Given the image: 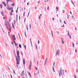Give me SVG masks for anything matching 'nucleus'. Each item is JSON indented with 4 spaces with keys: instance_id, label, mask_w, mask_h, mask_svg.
I'll return each instance as SVG.
<instances>
[{
    "instance_id": "nucleus-54",
    "label": "nucleus",
    "mask_w": 78,
    "mask_h": 78,
    "mask_svg": "<svg viewBox=\"0 0 78 78\" xmlns=\"http://www.w3.org/2000/svg\"><path fill=\"white\" fill-rule=\"evenodd\" d=\"M30 14V12H28V16H29V14Z\"/></svg>"
},
{
    "instance_id": "nucleus-38",
    "label": "nucleus",
    "mask_w": 78,
    "mask_h": 78,
    "mask_svg": "<svg viewBox=\"0 0 78 78\" xmlns=\"http://www.w3.org/2000/svg\"><path fill=\"white\" fill-rule=\"evenodd\" d=\"M11 78H12V75H11Z\"/></svg>"
},
{
    "instance_id": "nucleus-37",
    "label": "nucleus",
    "mask_w": 78,
    "mask_h": 78,
    "mask_svg": "<svg viewBox=\"0 0 78 78\" xmlns=\"http://www.w3.org/2000/svg\"><path fill=\"white\" fill-rule=\"evenodd\" d=\"M38 44H39V40L38 41Z\"/></svg>"
},
{
    "instance_id": "nucleus-56",
    "label": "nucleus",
    "mask_w": 78,
    "mask_h": 78,
    "mask_svg": "<svg viewBox=\"0 0 78 78\" xmlns=\"http://www.w3.org/2000/svg\"><path fill=\"white\" fill-rule=\"evenodd\" d=\"M29 5V2L27 3V5Z\"/></svg>"
},
{
    "instance_id": "nucleus-52",
    "label": "nucleus",
    "mask_w": 78,
    "mask_h": 78,
    "mask_svg": "<svg viewBox=\"0 0 78 78\" xmlns=\"http://www.w3.org/2000/svg\"><path fill=\"white\" fill-rule=\"evenodd\" d=\"M17 9H18V8H17V11H16V13H17Z\"/></svg>"
},
{
    "instance_id": "nucleus-64",
    "label": "nucleus",
    "mask_w": 78,
    "mask_h": 78,
    "mask_svg": "<svg viewBox=\"0 0 78 78\" xmlns=\"http://www.w3.org/2000/svg\"><path fill=\"white\" fill-rule=\"evenodd\" d=\"M30 27L31 28V24H30Z\"/></svg>"
},
{
    "instance_id": "nucleus-41",
    "label": "nucleus",
    "mask_w": 78,
    "mask_h": 78,
    "mask_svg": "<svg viewBox=\"0 0 78 78\" xmlns=\"http://www.w3.org/2000/svg\"><path fill=\"white\" fill-rule=\"evenodd\" d=\"M74 77H75V78H76V75H74Z\"/></svg>"
},
{
    "instance_id": "nucleus-22",
    "label": "nucleus",
    "mask_w": 78,
    "mask_h": 78,
    "mask_svg": "<svg viewBox=\"0 0 78 78\" xmlns=\"http://www.w3.org/2000/svg\"><path fill=\"white\" fill-rule=\"evenodd\" d=\"M39 71H38V73H37L36 74V75H38V74H39Z\"/></svg>"
},
{
    "instance_id": "nucleus-53",
    "label": "nucleus",
    "mask_w": 78,
    "mask_h": 78,
    "mask_svg": "<svg viewBox=\"0 0 78 78\" xmlns=\"http://www.w3.org/2000/svg\"><path fill=\"white\" fill-rule=\"evenodd\" d=\"M48 0H47V1H44L46 2H48Z\"/></svg>"
},
{
    "instance_id": "nucleus-25",
    "label": "nucleus",
    "mask_w": 78,
    "mask_h": 78,
    "mask_svg": "<svg viewBox=\"0 0 78 78\" xmlns=\"http://www.w3.org/2000/svg\"><path fill=\"white\" fill-rule=\"evenodd\" d=\"M47 9H48V10L49 9V7H48V5L47 6Z\"/></svg>"
},
{
    "instance_id": "nucleus-7",
    "label": "nucleus",
    "mask_w": 78,
    "mask_h": 78,
    "mask_svg": "<svg viewBox=\"0 0 78 78\" xmlns=\"http://www.w3.org/2000/svg\"><path fill=\"white\" fill-rule=\"evenodd\" d=\"M24 75H25V74H24V71L23 70L22 72L21 75V76H24Z\"/></svg>"
},
{
    "instance_id": "nucleus-10",
    "label": "nucleus",
    "mask_w": 78,
    "mask_h": 78,
    "mask_svg": "<svg viewBox=\"0 0 78 78\" xmlns=\"http://www.w3.org/2000/svg\"><path fill=\"white\" fill-rule=\"evenodd\" d=\"M23 78H27V76L26 77V76H25V75H24V76H23Z\"/></svg>"
},
{
    "instance_id": "nucleus-19",
    "label": "nucleus",
    "mask_w": 78,
    "mask_h": 78,
    "mask_svg": "<svg viewBox=\"0 0 78 78\" xmlns=\"http://www.w3.org/2000/svg\"><path fill=\"white\" fill-rule=\"evenodd\" d=\"M9 30H11V27L10 26H9Z\"/></svg>"
},
{
    "instance_id": "nucleus-39",
    "label": "nucleus",
    "mask_w": 78,
    "mask_h": 78,
    "mask_svg": "<svg viewBox=\"0 0 78 78\" xmlns=\"http://www.w3.org/2000/svg\"><path fill=\"white\" fill-rule=\"evenodd\" d=\"M41 19V16H40L39 17V19Z\"/></svg>"
},
{
    "instance_id": "nucleus-55",
    "label": "nucleus",
    "mask_w": 78,
    "mask_h": 78,
    "mask_svg": "<svg viewBox=\"0 0 78 78\" xmlns=\"http://www.w3.org/2000/svg\"><path fill=\"white\" fill-rule=\"evenodd\" d=\"M70 12V14H72V12H71V11Z\"/></svg>"
},
{
    "instance_id": "nucleus-28",
    "label": "nucleus",
    "mask_w": 78,
    "mask_h": 78,
    "mask_svg": "<svg viewBox=\"0 0 78 78\" xmlns=\"http://www.w3.org/2000/svg\"><path fill=\"white\" fill-rule=\"evenodd\" d=\"M27 30H28V25H27Z\"/></svg>"
},
{
    "instance_id": "nucleus-6",
    "label": "nucleus",
    "mask_w": 78,
    "mask_h": 78,
    "mask_svg": "<svg viewBox=\"0 0 78 78\" xmlns=\"http://www.w3.org/2000/svg\"><path fill=\"white\" fill-rule=\"evenodd\" d=\"M23 62L24 64V66H25V59H23Z\"/></svg>"
},
{
    "instance_id": "nucleus-58",
    "label": "nucleus",
    "mask_w": 78,
    "mask_h": 78,
    "mask_svg": "<svg viewBox=\"0 0 78 78\" xmlns=\"http://www.w3.org/2000/svg\"><path fill=\"white\" fill-rule=\"evenodd\" d=\"M75 29L76 30V27L75 28Z\"/></svg>"
},
{
    "instance_id": "nucleus-32",
    "label": "nucleus",
    "mask_w": 78,
    "mask_h": 78,
    "mask_svg": "<svg viewBox=\"0 0 78 78\" xmlns=\"http://www.w3.org/2000/svg\"><path fill=\"white\" fill-rule=\"evenodd\" d=\"M2 3L4 5L5 3L4 2H2Z\"/></svg>"
},
{
    "instance_id": "nucleus-5",
    "label": "nucleus",
    "mask_w": 78,
    "mask_h": 78,
    "mask_svg": "<svg viewBox=\"0 0 78 78\" xmlns=\"http://www.w3.org/2000/svg\"><path fill=\"white\" fill-rule=\"evenodd\" d=\"M60 51H59V50H58V51H57L56 55H59V54Z\"/></svg>"
},
{
    "instance_id": "nucleus-46",
    "label": "nucleus",
    "mask_w": 78,
    "mask_h": 78,
    "mask_svg": "<svg viewBox=\"0 0 78 78\" xmlns=\"http://www.w3.org/2000/svg\"><path fill=\"white\" fill-rule=\"evenodd\" d=\"M59 21H60V22H62V21L61 20H60Z\"/></svg>"
},
{
    "instance_id": "nucleus-18",
    "label": "nucleus",
    "mask_w": 78,
    "mask_h": 78,
    "mask_svg": "<svg viewBox=\"0 0 78 78\" xmlns=\"http://www.w3.org/2000/svg\"><path fill=\"white\" fill-rule=\"evenodd\" d=\"M2 5L1 4L0 5V8L2 9Z\"/></svg>"
},
{
    "instance_id": "nucleus-20",
    "label": "nucleus",
    "mask_w": 78,
    "mask_h": 78,
    "mask_svg": "<svg viewBox=\"0 0 78 78\" xmlns=\"http://www.w3.org/2000/svg\"><path fill=\"white\" fill-rule=\"evenodd\" d=\"M29 75L30 76V77H31V74H30V73H29Z\"/></svg>"
},
{
    "instance_id": "nucleus-44",
    "label": "nucleus",
    "mask_w": 78,
    "mask_h": 78,
    "mask_svg": "<svg viewBox=\"0 0 78 78\" xmlns=\"http://www.w3.org/2000/svg\"><path fill=\"white\" fill-rule=\"evenodd\" d=\"M11 19H10L9 20V21L10 22H11Z\"/></svg>"
},
{
    "instance_id": "nucleus-3",
    "label": "nucleus",
    "mask_w": 78,
    "mask_h": 78,
    "mask_svg": "<svg viewBox=\"0 0 78 78\" xmlns=\"http://www.w3.org/2000/svg\"><path fill=\"white\" fill-rule=\"evenodd\" d=\"M12 37L13 41L14 42V41H15L16 40V37H15V35H13Z\"/></svg>"
},
{
    "instance_id": "nucleus-27",
    "label": "nucleus",
    "mask_w": 78,
    "mask_h": 78,
    "mask_svg": "<svg viewBox=\"0 0 78 78\" xmlns=\"http://www.w3.org/2000/svg\"><path fill=\"white\" fill-rule=\"evenodd\" d=\"M12 12H11V13H10V15L11 16H12Z\"/></svg>"
},
{
    "instance_id": "nucleus-23",
    "label": "nucleus",
    "mask_w": 78,
    "mask_h": 78,
    "mask_svg": "<svg viewBox=\"0 0 78 78\" xmlns=\"http://www.w3.org/2000/svg\"><path fill=\"white\" fill-rule=\"evenodd\" d=\"M5 26H6V28L8 30V26H7V25H6V24H5Z\"/></svg>"
},
{
    "instance_id": "nucleus-59",
    "label": "nucleus",
    "mask_w": 78,
    "mask_h": 78,
    "mask_svg": "<svg viewBox=\"0 0 78 78\" xmlns=\"http://www.w3.org/2000/svg\"><path fill=\"white\" fill-rule=\"evenodd\" d=\"M9 7H7V9H9Z\"/></svg>"
},
{
    "instance_id": "nucleus-29",
    "label": "nucleus",
    "mask_w": 78,
    "mask_h": 78,
    "mask_svg": "<svg viewBox=\"0 0 78 78\" xmlns=\"http://www.w3.org/2000/svg\"><path fill=\"white\" fill-rule=\"evenodd\" d=\"M19 20H20V16H19Z\"/></svg>"
},
{
    "instance_id": "nucleus-13",
    "label": "nucleus",
    "mask_w": 78,
    "mask_h": 78,
    "mask_svg": "<svg viewBox=\"0 0 78 78\" xmlns=\"http://www.w3.org/2000/svg\"><path fill=\"white\" fill-rule=\"evenodd\" d=\"M14 5H15V3L14 2H13V3L11 5L12 6H14Z\"/></svg>"
},
{
    "instance_id": "nucleus-50",
    "label": "nucleus",
    "mask_w": 78,
    "mask_h": 78,
    "mask_svg": "<svg viewBox=\"0 0 78 78\" xmlns=\"http://www.w3.org/2000/svg\"><path fill=\"white\" fill-rule=\"evenodd\" d=\"M7 67H8V69L9 70H10V69H9V67H8V66H7Z\"/></svg>"
},
{
    "instance_id": "nucleus-30",
    "label": "nucleus",
    "mask_w": 78,
    "mask_h": 78,
    "mask_svg": "<svg viewBox=\"0 0 78 78\" xmlns=\"http://www.w3.org/2000/svg\"><path fill=\"white\" fill-rule=\"evenodd\" d=\"M13 11H14V10H12L11 11V12H13Z\"/></svg>"
},
{
    "instance_id": "nucleus-62",
    "label": "nucleus",
    "mask_w": 78,
    "mask_h": 78,
    "mask_svg": "<svg viewBox=\"0 0 78 78\" xmlns=\"http://www.w3.org/2000/svg\"><path fill=\"white\" fill-rule=\"evenodd\" d=\"M52 20H54V18H52Z\"/></svg>"
},
{
    "instance_id": "nucleus-51",
    "label": "nucleus",
    "mask_w": 78,
    "mask_h": 78,
    "mask_svg": "<svg viewBox=\"0 0 78 78\" xmlns=\"http://www.w3.org/2000/svg\"><path fill=\"white\" fill-rule=\"evenodd\" d=\"M51 32L52 33V35H53V32H52V31L51 30Z\"/></svg>"
},
{
    "instance_id": "nucleus-35",
    "label": "nucleus",
    "mask_w": 78,
    "mask_h": 78,
    "mask_svg": "<svg viewBox=\"0 0 78 78\" xmlns=\"http://www.w3.org/2000/svg\"><path fill=\"white\" fill-rule=\"evenodd\" d=\"M35 69L36 70H37V68L36 67H35Z\"/></svg>"
},
{
    "instance_id": "nucleus-21",
    "label": "nucleus",
    "mask_w": 78,
    "mask_h": 78,
    "mask_svg": "<svg viewBox=\"0 0 78 78\" xmlns=\"http://www.w3.org/2000/svg\"><path fill=\"white\" fill-rule=\"evenodd\" d=\"M19 46L20 48H22V46H21V45L19 44Z\"/></svg>"
},
{
    "instance_id": "nucleus-42",
    "label": "nucleus",
    "mask_w": 78,
    "mask_h": 78,
    "mask_svg": "<svg viewBox=\"0 0 78 78\" xmlns=\"http://www.w3.org/2000/svg\"><path fill=\"white\" fill-rule=\"evenodd\" d=\"M24 47H25V49H26V45H24Z\"/></svg>"
},
{
    "instance_id": "nucleus-45",
    "label": "nucleus",
    "mask_w": 78,
    "mask_h": 78,
    "mask_svg": "<svg viewBox=\"0 0 78 78\" xmlns=\"http://www.w3.org/2000/svg\"><path fill=\"white\" fill-rule=\"evenodd\" d=\"M64 27V25L63 24V26H62L61 27Z\"/></svg>"
},
{
    "instance_id": "nucleus-33",
    "label": "nucleus",
    "mask_w": 78,
    "mask_h": 78,
    "mask_svg": "<svg viewBox=\"0 0 78 78\" xmlns=\"http://www.w3.org/2000/svg\"><path fill=\"white\" fill-rule=\"evenodd\" d=\"M64 22L65 24H66V21H64Z\"/></svg>"
},
{
    "instance_id": "nucleus-11",
    "label": "nucleus",
    "mask_w": 78,
    "mask_h": 78,
    "mask_svg": "<svg viewBox=\"0 0 78 78\" xmlns=\"http://www.w3.org/2000/svg\"><path fill=\"white\" fill-rule=\"evenodd\" d=\"M10 1L11 2V0H6L7 3V4H8V2H9Z\"/></svg>"
},
{
    "instance_id": "nucleus-49",
    "label": "nucleus",
    "mask_w": 78,
    "mask_h": 78,
    "mask_svg": "<svg viewBox=\"0 0 78 78\" xmlns=\"http://www.w3.org/2000/svg\"><path fill=\"white\" fill-rule=\"evenodd\" d=\"M25 12H24L23 13V16H25Z\"/></svg>"
},
{
    "instance_id": "nucleus-47",
    "label": "nucleus",
    "mask_w": 78,
    "mask_h": 78,
    "mask_svg": "<svg viewBox=\"0 0 78 78\" xmlns=\"http://www.w3.org/2000/svg\"><path fill=\"white\" fill-rule=\"evenodd\" d=\"M69 37H70V39H72V38L71 37V36L70 35H69Z\"/></svg>"
},
{
    "instance_id": "nucleus-40",
    "label": "nucleus",
    "mask_w": 78,
    "mask_h": 78,
    "mask_svg": "<svg viewBox=\"0 0 78 78\" xmlns=\"http://www.w3.org/2000/svg\"><path fill=\"white\" fill-rule=\"evenodd\" d=\"M8 33H9V34H10V33H9V32H8Z\"/></svg>"
},
{
    "instance_id": "nucleus-60",
    "label": "nucleus",
    "mask_w": 78,
    "mask_h": 78,
    "mask_svg": "<svg viewBox=\"0 0 78 78\" xmlns=\"http://www.w3.org/2000/svg\"><path fill=\"white\" fill-rule=\"evenodd\" d=\"M40 3V1H39L38 2V3Z\"/></svg>"
},
{
    "instance_id": "nucleus-26",
    "label": "nucleus",
    "mask_w": 78,
    "mask_h": 78,
    "mask_svg": "<svg viewBox=\"0 0 78 78\" xmlns=\"http://www.w3.org/2000/svg\"><path fill=\"white\" fill-rule=\"evenodd\" d=\"M71 2L72 3L73 5L74 6H75V5H74V3H73V2L72 1H71Z\"/></svg>"
},
{
    "instance_id": "nucleus-48",
    "label": "nucleus",
    "mask_w": 78,
    "mask_h": 78,
    "mask_svg": "<svg viewBox=\"0 0 78 78\" xmlns=\"http://www.w3.org/2000/svg\"><path fill=\"white\" fill-rule=\"evenodd\" d=\"M36 45V49H37V45H36V44H35Z\"/></svg>"
},
{
    "instance_id": "nucleus-57",
    "label": "nucleus",
    "mask_w": 78,
    "mask_h": 78,
    "mask_svg": "<svg viewBox=\"0 0 78 78\" xmlns=\"http://www.w3.org/2000/svg\"><path fill=\"white\" fill-rule=\"evenodd\" d=\"M62 12H65L64 10H63V11H62Z\"/></svg>"
},
{
    "instance_id": "nucleus-34",
    "label": "nucleus",
    "mask_w": 78,
    "mask_h": 78,
    "mask_svg": "<svg viewBox=\"0 0 78 78\" xmlns=\"http://www.w3.org/2000/svg\"><path fill=\"white\" fill-rule=\"evenodd\" d=\"M75 51L76 53L77 52V51L76 50V49L75 50Z\"/></svg>"
},
{
    "instance_id": "nucleus-4",
    "label": "nucleus",
    "mask_w": 78,
    "mask_h": 78,
    "mask_svg": "<svg viewBox=\"0 0 78 78\" xmlns=\"http://www.w3.org/2000/svg\"><path fill=\"white\" fill-rule=\"evenodd\" d=\"M31 61H30V65L29 66V69L30 70H31Z\"/></svg>"
},
{
    "instance_id": "nucleus-43",
    "label": "nucleus",
    "mask_w": 78,
    "mask_h": 78,
    "mask_svg": "<svg viewBox=\"0 0 78 78\" xmlns=\"http://www.w3.org/2000/svg\"><path fill=\"white\" fill-rule=\"evenodd\" d=\"M5 6H6V3L4 4Z\"/></svg>"
},
{
    "instance_id": "nucleus-1",
    "label": "nucleus",
    "mask_w": 78,
    "mask_h": 78,
    "mask_svg": "<svg viewBox=\"0 0 78 78\" xmlns=\"http://www.w3.org/2000/svg\"><path fill=\"white\" fill-rule=\"evenodd\" d=\"M16 53L18 57H16V63L17 65H19L20 64V56H19V51L18 50L17 51Z\"/></svg>"
},
{
    "instance_id": "nucleus-9",
    "label": "nucleus",
    "mask_w": 78,
    "mask_h": 78,
    "mask_svg": "<svg viewBox=\"0 0 78 78\" xmlns=\"http://www.w3.org/2000/svg\"><path fill=\"white\" fill-rule=\"evenodd\" d=\"M62 43L63 44H64V40H63V38H62Z\"/></svg>"
},
{
    "instance_id": "nucleus-2",
    "label": "nucleus",
    "mask_w": 78,
    "mask_h": 78,
    "mask_svg": "<svg viewBox=\"0 0 78 78\" xmlns=\"http://www.w3.org/2000/svg\"><path fill=\"white\" fill-rule=\"evenodd\" d=\"M59 73V76H61V75L62 74V76H64V70L62 69V68H60V70L58 72Z\"/></svg>"
},
{
    "instance_id": "nucleus-12",
    "label": "nucleus",
    "mask_w": 78,
    "mask_h": 78,
    "mask_svg": "<svg viewBox=\"0 0 78 78\" xmlns=\"http://www.w3.org/2000/svg\"><path fill=\"white\" fill-rule=\"evenodd\" d=\"M56 9L57 11H59V9L58 7H56Z\"/></svg>"
},
{
    "instance_id": "nucleus-61",
    "label": "nucleus",
    "mask_w": 78,
    "mask_h": 78,
    "mask_svg": "<svg viewBox=\"0 0 78 78\" xmlns=\"http://www.w3.org/2000/svg\"><path fill=\"white\" fill-rule=\"evenodd\" d=\"M72 18H73V15H72Z\"/></svg>"
},
{
    "instance_id": "nucleus-8",
    "label": "nucleus",
    "mask_w": 78,
    "mask_h": 78,
    "mask_svg": "<svg viewBox=\"0 0 78 78\" xmlns=\"http://www.w3.org/2000/svg\"><path fill=\"white\" fill-rule=\"evenodd\" d=\"M1 14H2V16H4V13H4V12H3L1 11Z\"/></svg>"
},
{
    "instance_id": "nucleus-63",
    "label": "nucleus",
    "mask_w": 78,
    "mask_h": 78,
    "mask_svg": "<svg viewBox=\"0 0 78 78\" xmlns=\"http://www.w3.org/2000/svg\"><path fill=\"white\" fill-rule=\"evenodd\" d=\"M11 44H12L13 45V43H12V42H11Z\"/></svg>"
},
{
    "instance_id": "nucleus-24",
    "label": "nucleus",
    "mask_w": 78,
    "mask_h": 78,
    "mask_svg": "<svg viewBox=\"0 0 78 78\" xmlns=\"http://www.w3.org/2000/svg\"><path fill=\"white\" fill-rule=\"evenodd\" d=\"M25 34L26 37H27V35L26 34V32H25Z\"/></svg>"
},
{
    "instance_id": "nucleus-31",
    "label": "nucleus",
    "mask_w": 78,
    "mask_h": 78,
    "mask_svg": "<svg viewBox=\"0 0 78 78\" xmlns=\"http://www.w3.org/2000/svg\"><path fill=\"white\" fill-rule=\"evenodd\" d=\"M13 73H15V74H16V73L15 72L14 70H13Z\"/></svg>"
},
{
    "instance_id": "nucleus-36",
    "label": "nucleus",
    "mask_w": 78,
    "mask_h": 78,
    "mask_svg": "<svg viewBox=\"0 0 78 78\" xmlns=\"http://www.w3.org/2000/svg\"><path fill=\"white\" fill-rule=\"evenodd\" d=\"M55 62H54V63L53 64V65L54 66H55Z\"/></svg>"
},
{
    "instance_id": "nucleus-15",
    "label": "nucleus",
    "mask_w": 78,
    "mask_h": 78,
    "mask_svg": "<svg viewBox=\"0 0 78 78\" xmlns=\"http://www.w3.org/2000/svg\"><path fill=\"white\" fill-rule=\"evenodd\" d=\"M12 9H13V8L11 7V8H9L8 9H9V10H11Z\"/></svg>"
},
{
    "instance_id": "nucleus-17",
    "label": "nucleus",
    "mask_w": 78,
    "mask_h": 78,
    "mask_svg": "<svg viewBox=\"0 0 78 78\" xmlns=\"http://www.w3.org/2000/svg\"><path fill=\"white\" fill-rule=\"evenodd\" d=\"M68 36H70L69 35L70 34L69 33V31H68Z\"/></svg>"
},
{
    "instance_id": "nucleus-14",
    "label": "nucleus",
    "mask_w": 78,
    "mask_h": 78,
    "mask_svg": "<svg viewBox=\"0 0 78 78\" xmlns=\"http://www.w3.org/2000/svg\"><path fill=\"white\" fill-rule=\"evenodd\" d=\"M14 42L15 43V45L16 46H17V45H18L16 43V41H14Z\"/></svg>"
},
{
    "instance_id": "nucleus-16",
    "label": "nucleus",
    "mask_w": 78,
    "mask_h": 78,
    "mask_svg": "<svg viewBox=\"0 0 78 78\" xmlns=\"http://www.w3.org/2000/svg\"><path fill=\"white\" fill-rule=\"evenodd\" d=\"M74 43H73V47L74 48Z\"/></svg>"
}]
</instances>
